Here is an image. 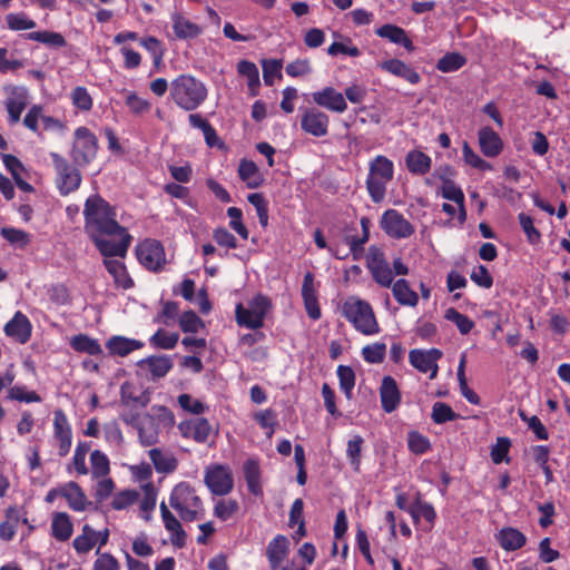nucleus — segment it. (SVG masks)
Instances as JSON below:
<instances>
[{"mask_svg": "<svg viewBox=\"0 0 570 570\" xmlns=\"http://www.w3.org/2000/svg\"><path fill=\"white\" fill-rule=\"evenodd\" d=\"M85 230L99 253L105 257L124 258L131 236L118 224L115 207L99 195L87 198L83 209Z\"/></svg>", "mask_w": 570, "mask_h": 570, "instance_id": "obj_1", "label": "nucleus"}, {"mask_svg": "<svg viewBox=\"0 0 570 570\" xmlns=\"http://www.w3.org/2000/svg\"><path fill=\"white\" fill-rule=\"evenodd\" d=\"M169 94L176 106L185 111H193L207 99L208 90L199 79L180 75L170 82Z\"/></svg>", "mask_w": 570, "mask_h": 570, "instance_id": "obj_2", "label": "nucleus"}, {"mask_svg": "<svg viewBox=\"0 0 570 570\" xmlns=\"http://www.w3.org/2000/svg\"><path fill=\"white\" fill-rule=\"evenodd\" d=\"M394 178V164L384 155L375 156L368 164L366 189L373 203H381L386 195L387 184Z\"/></svg>", "mask_w": 570, "mask_h": 570, "instance_id": "obj_3", "label": "nucleus"}, {"mask_svg": "<svg viewBox=\"0 0 570 570\" xmlns=\"http://www.w3.org/2000/svg\"><path fill=\"white\" fill-rule=\"evenodd\" d=\"M343 316L364 335H374L380 332L372 306L356 296H350L342 305Z\"/></svg>", "mask_w": 570, "mask_h": 570, "instance_id": "obj_4", "label": "nucleus"}, {"mask_svg": "<svg viewBox=\"0 0 570 570\" xmlns=\"http://www.w3.org/2000/svg\"><path fill=\"white\" fill-rule=\"evenodd\" d=\"M150 402V392L132 382H125L120 386V403L126 407L121 419L127 424H135L139 419V411Z\"/></svg>", "mask_w": 570, "mask_h": 570, "instance_id": "obj_5", "label": "nucleus"}, {"mask_svg": "<svg viewBox=\"0 0 570 570\" xmlns=\"http://www.w3.org/2000/svg\"><path fill=\"white\" fill-rule=\"evenodd\" d=\"M271 308V299L265 295L257 294L248 302V307H244L242 303L236 305V322L239 326L258 330L264 326L265 317Z\"/></svg>", "mask_w": 570, "mask_h": 570, "instance_id": "obj_6", "label": "nucleus"}, {"mask_svg": "<svg viewBox=\"0 0 570 570\" xmlns=\"http://www.w3.org/2000/svg\"><path fill=\"white\" fill-rule=\"evenodd\" d=\"M169 504L184 521L191 522L198 519V509L202 500L196 495L194 488L186 482L178 483L171 491Z\"/></svg>", "mask_w": 570, "mask_h": 570, "instance_id": "obj_7", "label": "nucleus"}, {"mask_svg": "<svg viewBox=\"0 0 570 570\" xmlns=\"http://www.w3.org/2000/svg\"><path fill=\"white\" fill-rule=\"evenodd\" d=\"M97 151L98 139L96 135L87 127L77 128L70 151V157L75 166H87L96 158Z\"/></svg>", "mask_w": 570, "mask_h": 570, "instance_id": "obj_8", "label": "nucleus"}, {"mask_svg": "<svg viewBox=\"0 0 570 570\" xmlns=\"http://www.w3.org/2000/svg\"><path fill=\"white\" fill-rule=\"evenodd\" d=\"M50 157L57 173L56 183L60 194L66 196L77 190L82 179L79 169L57 153H51Z\"/></svg>", "mask_w": 570, "mask_h": 570, "instance_id": "obj_9", "label": "nucleus"}, {"mask_svg": "<svg viewBox=\"0 0 570 570\" xmlns=\"http://www.w3.org/2000/svg\"><path fill=\"white\" fill-rule=\"evenodd\" d=\"M366 267L377 285L385 288L391 287L394 279L393 271L381 248L376 246L368 247Z\"/></svg>", "mask_w": 570, "mask_h": 570, "instance_id": "obj_10", "label": "nucleus"}, {"mask_svg": "<svg viewBox=\"0 0 570 570\" xmlns=\"http://www.w3.org/2000/svg\"><path fill=\"white\" fill-rule=\"evenodd\" d=\"M136 256L139 263L150 272H159L166 264V255L163 244L157 239L147 238L136 247Z\"/></svg>", "mask_w": 570, "mask_h": 570, "instance_id": "obj_11", "label": "nucleus"}, {"mask_svg": "<svg viewBox=\"0 0 570 570\" xmlns=\"http://www.w3.org/2000/svg\"><path fill=\"white\" fill-rule=\"evenodd\" d=\"M204 481L215 495H226L234 488V479L228 466L216 464L207 468Z\"/></svg>", "mask_w": 570, "mask_h": 570, "instance_id": "obj_12", "label": "nucleus"}, {"mask_svg": "<svg viewBox=\"0 0 570 570\" xmlns=\"http://www.w3.org/2000/svg\"><path fill=\"white\" fill-rule=\"evenodd\" d=\"M301 128L314 137H324L328 134L330 117L315 107L301 108Z\"/></svg>", "mask_w": 570, "mask_h": 570, "instance_id": "obj_13", "label": "nucleus"}, {"mask_svg": "<svg viewBox=\"0 0 570 570\" xmlns=\"http://www.w3.org/2000/svg\"><path fill=\"white\" fill-rule=\"evenodd\" d=\"M383 230L391 237L407 238L414 234V226L396 209H387L381 219Z\"/></svg>", "mask_w": 570, "mask_h": 570, "instance_id": "obj_14", "label": "nucleus"}, {"mask_svg": "<svg viewBox=\"0 0 570 570\" xmlns=\"http://www.w3.org/2000/svg\"><path fill=\"white\" fill-rule=\"evenodd\" d=\"M53 438L58 443V454L65 458L72 444V430L68 417L61 409L53 412Z\"/></svg>", "mask_w": 570, "mask_h": 570, "instance_id": "obj_15", "label": "nucleus"}, {"mask_svg": "<svg viewBox=\"0 0 570 570\" xmlns=\"http://www.w3.org/2000/svg\"><path fill=\"white\" fill-rule=\"evenodd\" d=\"M442 357V352L438 348L429 351L412 350L409 354V361L413 367L422 373L431 372L430 379L433 380L438 375V361Z\"/></svg>", "mask_w": 570, "mask_h": 570, "instance_id": "obj_16", "label": "nucleus"}, {"mask_svg": "<svg viewBox=\"0 0 570 570\" xmlns=\"http://www.w3.org/2000/svg\"><path fill=\"white\" fill-rule=\"evenodd\" d=\"M312 100L315 105L334 112H344L347 104L343 94L333 87H324L312 94Z\"/></svg>", "mask_w": 570, "mask_h": 570, "instance_id": "obj_17", "label": "nucleus"}, {"mask_svg": "<svg viewBox=\"0 0 570 570\" xmlns=\"http://www.w3.org/2000/svg\"><path fill=\"white\" fill-rule=\"evenodd\" d=\"M6 335L19 344H26L32 333V325L29 318L20 311L4 325Z\"/></svg>", "mask_w": 570, "mask_h": 570, "instance_id": "obj_18", "label": "nucleus"}, {"mask_svg": "<svg viewBox=\"0 0 570 570\" xmlns=\"http://www.w3.org/2000/svg\"><path fill=\"white\" fill-rule=\"evenodd\" d=\"M314 275L307 272L304 275L302 285V297L304 302L305 311L309 318L317 321L322 316L321 307L317 298V289L314 284Z\"/></svg>", "mask_w": 570, "mask_h": 570, "instance_id": "obj_19", "label": "nucleus"}, {"mask_svg": "<svg viewBox=\"0 0 570 570\" xmlns=\"http://www.w3.org/2000/svg\"><path fill=\"white\" fill-rule=\"evenodd\" d=\"M382 409L386 413L394 412L401 403V392L396 381L392 376H384L380 386Z\"/></svg>", "mask_w": 570, "mask_h": 570, "instance_id": "obj_20", "label": "nucleus"}, {"mask_svg": "<svg viewBox=\"0 0 570 570\" xmlns=\"http://www.w3.org/2000/svg\"><path fill=\"white\" fill-rule=\"evenodd\" d=\"M28 105V95L24 88H12L10 95L4 100V106L8 111V121L10 125L19 122L21 114Z\"/></svg>", "mask_w": 570, "mask_h": 570, "instance_id": "obj_21", "label": "nucleus"}, {"mask_svg": "<svg viewBox=\"0 0 570 570\" xmlns=\"http://www.w3.org/2000/svg\"><path fill=\"white\" fill-rule=\"evenodd\" d=\"M179 429L185 438H190L198 443H205L213 433V428L205 417L184 422L179 425Z\"/></svg>", "mask_w": 570, "mask_h": 570, "instance_id": "obj_22", "label": "nucleus"}, {"mask_svg": "<svg viewBox=\"0 0 570 570\" xmlns=\"http://www.w3.org/2000/svg\"><path fill=\"white\" fill-rule=\"evenodd\" d=\"M62 498L66 499L68 507L77 512L86 511L91 505L81 487L75 481L62 484Z\"/></svg>", "mask_w": 570, "mask_h": 570, "instance_id": "obj_23", "label": "nucleus"}, {"mask_svg": "<svg viewBox=\"0 0 570 570\" xmlns=\"http://www.w3.org/2000/svg\"><path fill=\"white\" fill-rule=\"evenodd\" d=\"M479 146L485 157H497L503 150V141L491 127H482L479 130Z\"/></svg>", "mask_w": 570, "mask_h": 570, "instance_id": "obj_24", "label": "nucleus"}, {"mask_svg": "<svg viewBox=\"0 0 570 570\" xmlns=\"http://www.w3.org/2000/svg\"><path fill=\"white\" fill-rule=\"evenodd\" d=\"M21 512H24V508L18 505H9L4 510V520L0 522V540L9 542L14 538Z\"/></svg>", "mask_w": 570, "mask_h": 570, "instance_id": "obj_25", "label": "nucleus"}, {"mask_svg": "<svg viewBox=\"0 0 570 570\" xmlns=\"http://www.w3.org/2000/svg\"><path fill=\"white\" fill-rule=\"evenodd\" d=\"M289 552V540L283 534L276 535L267 546L266 556L272 570H277Z\"/></svg>", "mask_w": 570, "mask_h": 570, "instance_id": "obj_26", "label": "nucleus"}, {"mask_svg": "<svg viewBox=\"0 0 570 570\" xmlns=\"http://www.w3.org/2000/svg\"><path fill=\"white\" fill-rule=\"evenodd\" d=\"M405 167L406 169L415 176H424L431 170L432 159L431 157L419 150L412 149L405 155Z\"/></svg>", "mask_w": 570, "mask_h": 570, "instance_id": "obj_27", "label": "nucleus"}, {"mask_svg": "<svg viewBox=\"0 0 570 570\" xmlns=\"http://www.w3.org/2000/svg\"><path fill=\"white\" fill-rule=\"evenodd\" d=\"M380 67L396 77L405 79L412 85H416L421 81L420 73L400 59L394 58L385 60Z\"/></svg>", "mask_w": 570, "mask_h": 570, "instance_id": "obj_28", "label": "nucleus"}, {"mask_svg": "<svg viewBox=\"0 0 570 570\" xmlns=\"http://www.w3.org/2000/svg\"><path fill=\"white\" fill-rule=\"evenodd\" d=\"M73 532V524L67 512H55L51 519V535L59 542L68 541Z\"/></svg>", "mask_w": 570, "mask_h": 570, "instance_id": "obj_29", "label": "nucleus"}, {"mask_svg": "<svg viewBox=\"0 0 570 570\" xmlns=\"http://www.w3.org/2000/svg\"><path fill=\"white\" fill-rule=\"evenodd\" d=\"M376 35L381 38L389 39L393 43L403 46L407 51L414 50L413 42L407 37L406 31L396 24H383L376 29Z\"/></svg>", "mask_w": 570, "mask_h": 570, "instance_id": "obj_30", "label": "nucleus"}, {"mask_svg": "<svg viewBox=\"0 0 570 570\" xmlns=\"http://www.w3.org/2000/svg\"><path fill=\"white\" fill-rule=\"evenodd\" d=\"M104 266L108 271V273L112 276L114 282L117 287H121L122 289H129L134 286V281L129 276L126 265L116 259H104Z\"/></svg>", "mask_w": 570, "mask_h": 570, "instance_id": "obj_31", "label": "nucleus"}, {"mask_svg": "<svg viewBox=\"0 0 570 570\" xmlns=\"http://www.w3.org/2000/svg\"><path fill=\"white\" fill-rule=\"evenodd\" d=\"M188 121L191 127L198 128L203 131L205 141L208 147H223L224 144L218 138L216 129L208 122L207 119L203 118L199 114H190Z\"/></svg>", "mask_w": 570, "mask_h": 570, "instance_id": "obj_32", "label": "nucleus"}, {"mask_svg": "<svg viewBox=\"0 0 570 570\" xmlns=\"http://www.w3.org/2000/svg\"><path fill=\"white\" fill-rule=\"evenodd\" d=\"M392 293L396 302L404 306H416L419 303V295L414 292L406 279L401 278L392 285Z\"/></svg>", "mask_w": 570, "mask_h": 570, "instance_id": "obj_33", "label": "nucleus"}, {"mask_svg": "<svg viewBox=\"0 0 570 570\" xmlns=\"http://www.w3.org/2000/svg\"><path fill=\"white\" fill-rule=\"evenodd\" d=\"M440 179L443 181L442 197L454 202L460 207L459 219L461 223L465 220L464 209V194L460 187H458L451 179L445 178L444 175H440Z\"/></svg>", "mask_w": 570, "mask_h": 570, "instance_id": "obj_34", "label": "nucleus"}, {"mask_svg": "<svg viewBox=\"0 0 570 570\" xmlns=\"http://www.w3.org/2000/svg\"><path fill=\"white\" fill-rule=\"evenodd\" d=\"M498 541L502 549L507 551H515L521 549L525 542V535L515 528H503L498 534Z\"/></svg>", "mask_w": 570, "mask_h": 570, "instance_id": "obj_35", "label": "nucleus"}, {"mask_svg": "<svg viewBox=\"0 0 570 570\" xmlns=\"http://www.w3.org/2000/svg\"><path fill=\"white\" fill-rule=\"evenodd\" d=\"M237 171L240 180L246 183L248 188H258L263 183L259 169L252 160L242 159Z\"/></svg>", "mask_w": 570, "mask_h": 570, "instance_id": "obj_36", "label": "nucleus"}, {"mask_svg": "<svg viewBox=\"0 0 570 570\" xmlns=\"http://www.w3.org/2000/svg\"><path fill=\"white\" fill-rule=\"evenodd\" d=\"M107 348L110 354L126 356L135 350L142 347V343L136 340L122 337V336H112L107 342Z\"/></svg>", "mask_w": 570, "mask_h": 570, "instance_id": "obj_37", "label": "nucleus"}, {"mask_svg": "<svg viewBox=\"0 0 570 570\" xmlns=\"http://www.w3.org/2000/svg\"><path fill=\"white\" fill-rule=\"evenodd\" d=\"M70 346L79 353L97 356L102 354V348L98 340L92 338L86 334H78L70 341Z\"/></svg>", "mask_w": 570, "mask_h": 570, "instance_id": "obj_38", "label": "nucleus"}, {"mask_svg": "<svg viewBox=\"0 0 570 570\" xmlns=\"http://www.w3.org/2000/svg\"><path fill=\"white\" fill-rule=\"evenodd\" d=\"M99 538V532H96L89 524H85L82 533L73 539L72 546L78 553H87L96 546Z\"/></svg>", "mask_w": 570, "mask_h": 570, "instance_id": "obj_39", "label": "nucleus"}, {"mask_svg": "<svg viewBox=\"0 0 570 570\" xmlns=\"http://www.w3.org/2000/svg\"><path fill=\"white\" fill-rule=\"evenodd\" d=\"M174 32L179 39H193L202 35L203 28L190 20L177 16L174 18Z\"/></svg>", "mask_w": 570, "mask_h": 570, "instance_id": "obj_40", "label": "nucleus"}, {"mask_svg": "<svg viewBox=\"0 0 570 570\" xmlns=\"http://www.w3.org/2000/svg\"><path fill=\"white\" fill-rule=\"evenodd\" d=\"M244 475L249 492L254 495H261L263 491L261 485V470L257 461L249 459L244 463Z\"/></svg>", "mask_w": 570, "mask_h": 570, "instance_id": "obj_41", "label": "nucleus"}, {"mask_svg": "<svg viewBox=\"0 0 570 570\" xmlns=\"http://www.w3.org/2000/svg\"><path fill=\"white\" fill-rule=\"evenodd\" d=\"M138 365L147 366L154 379L164 377L173 367L171 361L166 356H150L139 361Z\"/></svg>", "mask_w": 570, "mask_h": 570, "instance_id": "obj_42", "label": "nucleus"}, {"mask_svg": "<svg viewBox=\"0 0 570 570\" xmlns=\"http://www.w3.org/2000/svg\"><path fill=\"white\" fill-rule=\"evenodd\" d=\"M149 458L157 470L160 473H170L177 468V460L169 453H164L159 449H151L149 451Z\"/></svg>", "mask_w": 570, "mask_h": 570, "instance_id": "obj_43", "label": "nucleus"}, {"mask_svg": "<svg viewBox=\"0 0 570 570\" xmlns=\"http://www.w3.org/2000/svg\"><path fill=\"white\" fill-rule=\"evenodd\" d=\"M138 430L140 443L144 446H150L158 441V430L154 420L148 416L146 422L138 423V420L132 424Z\"/></svg>", "mask_w": 570, "mask_h": 570, "instance_id": "obj_44", "label": "nucleus"}, {"mask_svg": "<svg viewBox=\"0 0 570 570\" xmlns=\"http://www.w3.org/2000/svg\"><path fill=\"white\" fill-rule=\"evenodd\" d=\"M466 61V58L460 52H448L438 60L435 67L444 73L454 72L464 67Z\"/></svg>", "mask_w": 570, "mask_h": 570, "instance_id": "obj_45", "label": "nucleus"}, {"mask_svg": "<svg viewBox=\"0 0 570 570\" xmlns=\"http://www.w3.org/2000/svg\"><path fill=\"white\" fill-rule=\"evenodd\" d=\"M29 40L38 41L50 48H62L67 45L66 39L59 32L53 31H33L27 35Z\"/></svg>", "mask_w": 570, "mask_h": 570, "instance_id": "obj_46", "label": "nucleus"}, {"mask_svg": "<svg viewBox=\"0 0 570 570\" xmlns=\"http://www.w3.org/2000/svg\"><path fill=\"white\" fill-rule=\"evenodd\" d=\"M163 521L166 530L170 533V541L173 546L183 548L186 544V532L184 531L181 523L174 514L167 517Z\"/></svg>", "mask_w": 570, "mask_h": 570, "instance_id": "obj_47", "label": "nucleus"}, {"mask_svg": "<svg viewBox=\"0 0 570 570\" xmlns=\"http://www.w3.org/2000/svg\"><path fill=\"white\" fill-rule=\"evenodd\" d=\"M7 400L24 403H39L41 396L36 391H29L26 385H13L8 389Z\"/></svg>", "mask_w": 570, "mask_h": 570, "instance_id": "obj_48", "label": "nucleus"}, {"mask_svg": "<svg viewBox=\"0 0 570 570\" xmlns=\"http://www.w3.org/2000/svg\"><path fill=\"white\" fill-rule=\"evenodd\" d=\"M465 362H466V356H465V354H463L461 356L460 364L458 367V373H456L458 381H459L460 389H461L463 396L471 404L478 405V404H480V396L468 386L469 381H466V377H465Z\"/></svg>", "mask_w": 570, "mask_h": 570, "instance_id": "obj_49", "label": "nucleus"}, {"mask_svg": "<svg viewBox=\"0 0 570 570\" xmlns=\"http://www.w3.org/2000/svg\"><path fill=\"white\" fill-rule=\"evenodd\" d=\"M409 512L415 522L423 518L432 524L436 518L434 508L430 503L421 501L420 498L411 504Z\"/></svg>", "mask_w": 570, "mask_h": 570, "instance_id": "obj_50", "label": "nucleus"}, {"mask_svg": "<svg viewBox=\"0 0 570 570\" xmlns=\"http://www.w3.org/2000/svg\"><path fill=\"white\" fill-rule=\"evenodd\" d=\"M237 71L248 80V87L256 95V89L259 87V72L256 65L248 60H242L237 65Z\"/></svg>", "mask_w": 570, "mask_h": 570, "instance_id": "obj_51", "label": "nucleus"}, {"mask_svg": "<svg viewBox=\"0 0 570 570\" xmlns=\"http://www.w3.org/2000/svg\"><path fill=\"white\" fill-rule=\"evenodd\" d=\"M337 376L340 381V387L345 394V396L351 400L353 394V389L355 386V373L351 366L347 365H338L337 367Z\"/></svg>", "mask_w": 570, "mask_h": 570, "instance_id": "obj_52", "label": "nucleus"}, {"mask_svg": "<svg viewBox=\"0 0 570 570\" xmlns=\"http://www.w3.org/2000/svg\"><path fill=\"white\" fill-rule=\"evenodd\" d=\"M91 474L94 478H104L109 474V460L100 450H95L90 454Z\"/></svg>", "mask_w": 570, "mask_h": 570, "instance_id": "obj_53", "label": "nucleus"}, {"mask_svg": "<svg viewBox=\"0 0 570 570\" xmlns=\"http://www.w3.org/2000/svg\"><path fill=\"white\" fill-rule=\"evenodd\" d=\"M363 444L364 439L361 435H355L347 442L346 455L355 472L360 471Z\"/></svg>", "mask_w": 570, "mask_h": 570, "instance_id": "obj_54", "label": "nucleus"}, {"mask_svg": "<svg viewBox=\"0 0 570 570\" xmlns=\"http://www.w3.org/2000/svg\"><path fill=\"white\" fill-rule=\"evenodd\" d=\"M445 320L453 322L461 334H469L474 327V322L469 318L466 315L458 312L455 308L450 307L445 311L444 314Z\"/></svg>", "mask_w": 570, "mask_h": 570, "instance_id": "obj_55", "label": "nucleus"}, {"mask_svg": "<svg viewBox=\"0 0 570 570\" xmlns=\"http://www.w3.org/2000/svg\"><path fill=\"white\" fill-rule=\"evenodd\" d=\"M204 326L203 320L191 309L184 312L179 317V327L184 333H197Z\"/></svg>", "mask_w": 570, "mask_h": 570, "instance_id": "obj_56", "label": "nucleus"}, {"mask_svg": "<svg viewBox=\"0 0 570 570\" xmlns=\"http://www.w3.org/2000/svg\"><path fill=\"white\" fill-rule=\"evenodd\" d=\"M178 340V333H168L165 330H158L150 337V344L158 348L171 350L176 346Z\"/></svg>", "mask_w": 570, "mask_h": 570, "instance_id": "obj_57", "label": "nucleus"}, {"mask_svg": "<svg viewBox=\"0 0 570 570\" xmlns=\"http://www.w3.org/2000/svg\"><path fill=\"white\" fill-rule=\"evenodd\" d=\"M239 509V505L236 500L233 499H222L218 500L214 508V514L222 521H227L230 519Z\"/></svg>", "mask_w": 570, "mask_h": 570, "instance_id": "obj_58", "label": "nucleus"}, {"mask_svg": "<svg viewBox=\"0 0 570 570\" xmlns=\"http://www.w3.org/2000/svg\"><path fill=\"white\" fill-rule=\"evenodd\" d=\"M386 345L384 343H374L366 345L362 350L363 358L371 364L382 363L385 358Z\"/></svg>", "mask_w": 570, "mask_h": 570, "instance_id": "obj_59", "label": "nucleus"}, {"mask_svg": "<svg viewBox=\"0 0 570 570\" xmlns=\"http://www.w3.org/2000/svg\"><path fill=\"white\" fill-rule=\"evenodd\" d=\"M409 450L414 454H424L431 448L430 440L423 434L412 431L407 435Z\"/></svg>", "mask_w": 570, "mask_h": 570, "instance_id": "obj_60", "label": "nucleus"}, {"mask_svg": "<svg viewBox=\"0 0 570 570\" xmlns=\"http://www.w3.org/2000/svg\"><path fill=\"white\" fill-rule=\"evenodd\" d=\"M431 416L434 423L443 424L445 422L455 420L458 414L446 403L436 402L433 405Z\"/></svg>", "mask_w": 570, "mask_h": 570, "instance_id": "obj_61", "label": "nucleus"}, {"mask_svg": "<svg viewBox=\"0 0 570 570\" xmlns=\"http://www.w3.org/2000/svg\"><path fill=\"white\" fill-rule=\"evenodd\" d=\"M518 219L528 242L538 244L541 239V233L535 228L532 217L525 213H520Z\"/></svg>", "mask_w": 570, "mask_h": 570, "instance_id": "obj_62", "label": "nucleus"}, {"mask_svg": "<svg viewBox=\"0 0 570 570\" xmlns=\"http://www.w3.org/2000/svg\"><path fill=\"white\" fill-rule=\"evenodd\" d=\"M462 153L464 161L471 167L482 171L492 169V166L487 160L482 159L476 153H474L468 142L463 144Z\"/></svg>", "mask_w": 570, "mask_h": 570, "instance_id": "obj_63", "label": "nucleus"}, {"mask_svg": "<svg viewBox=\"0 0 570 570\" xmlns=\"http://www.w3.org/2000/svg\"><path fill=\"white\" fill-rule=\"evenodd\" d=\"M71 100L73 106L82 111H89L92 108V98L85 87H76L71 92Z\"/></svg>", "mask_w": 570, "mask_h": 570, "instance_id": "obj_64", "label": "nucleus"}]
</instances>
